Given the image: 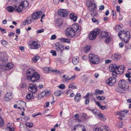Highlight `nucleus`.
I'll use <instances>...</instances> for the list:
<instances>
[{
    "label": "nucleus",
    "instance_id": "obj_1",
    "mask_svg": "<svg viewBox=\"0 0 131 131\" xmlns=\"http://www.w3.org/2000/svg\"><path fill=\"white\" fill-rule=\"evenodd\" d=\"M81 26L78 24H73L71 27L67 28L65 30V35L70 38H72L76 35L77 33L79 32Z\"/></svg>",
    "mask_w": 131,
    "mask_h": 131
},
{
    "label": "nucleus",
    "instance_id": "obj_2",
    "mask_svg": "<svg viewBox=\"0 0 131 131\" xmlns=\"http://www.w3.org/2000/svg\"><path fill=\"white\" fill-rule=\"evenodd\" d=\"M118 35L121 40L126 43L128 42L131 37L130 32L126 30L120 31Z\"/></svg>",
    "mask_w": 131,
    "mask_h": 131
},
{
    "label": "nucleus",
    "instance_id": "obj_3",
    "mask_svg": "<svg viewBox=\"0 0 131 131\" xmlns=\"http://www.w3.org/2000/svg\"><path fill=\"white\" fill-rule=\"evenodd\" d=\"M118 85L120 88L118 91L120 93H123L128 89V83L124 80L120 81L118 82Z\"/></svg>",
    "mask_w": 131,
    "mask_h": 131
},
{
    "label": "nucleus",
    "instance_id": "obj_4",
    "mask_svg": "<svg viewBox=\"0 0 131 131\" xmlns=\"http://www.w3.org/2000/svg\"><path fill=\"white\" fill-rule=\"evenodd\" d=\"M89 56L91 63L94 64H97L99 63L100 60L98 56L94 54H90Z\"/></svg>",
    "mask_w": 131,
    "mask_h": 131
},
{
    "label": "nucleus",
    "instance_id": "obj_5",
    "mask_svg": "<svg viewBox=\"0 0 131 131\" xmlns=\"http://www.w3.org/2000/svg\"><path fill=\"white\" fill-rule=\"evenodd\" d=\"M101 31V29L98 28L94 29L90 33L89 35V39L91 40L95 39Z\"/></svg>",
    "mask_w": 131,
    "mask_h": 131
},
{
    "label": "nucleus",
    "instance_id": "obj_6",
    "mask_svg": "<svg viewBox=\"0 0 131 131\" xmlns=\"http://www.w3.org/2000/svg\"><path fill=\"white\" fill-rule=\"evenodd\" d=\"M28 44L31 49H38L40 46V45L37 41H30Z\"/></svg>",
    "mask_w": 131,
    "mask_h": 131
},
{
    "label": "nucleus",
    "instance_id": "obj_7",
    "mask_svg": "<svg viewBox=\"0 0 131 131\" xmlns=\"http://www.w3.org/2000/svg\"><path fill=\"white\" fill-rule=\"evenodd\" d=\"M94 0H91V1H88L86 2V5L89 9L91 10H95L96 9V5Z\"/></svg>",
    "mask_w": 131,
    "mask_h": 131
},
{
    "label": "nucleus",
    "instance_id": "obj_8",
    "mask_svg": "<svg viewBox=\"0 0 131 131\" xmlns=\"http://www.w3.org/2000/svg\"><path fill=\"white\" fill-rule=\"evenodd\" d=\"M56 50L58 52L62 53L64 50V46L60 42H57L55 45Z\"/></svg>",
    "mask_w": 131,
    "mask_h": 131
},
{
    "label": "nucleus",
    "instance_id": "obj_9",
    "mask_svg": "<svg viewBox=\"0 0 131 131\" xmlns=\"http://www.w3.org/2000/svg\"><path fill=\"white\" fill-rule=\"evenodd\" d=\"M58 14L60 17H66L68 15V13L67 10L64 9H60L58 11Z\"/></svg>",
    "mask_w": 131,
    "mask_h": 131
},
{
    "label": "nucleus",
    "instance_id": "obj_10",
    "mask_svg": "<svg viewBox=\"0 0 131 131\" xmlns=\"http://www.w3.org/2000/svg\"><path fill=\"white\" fill-rule=\"evenodd\" d=\"M42 13V11H37L33 13L32 14L31 17L33 20H37L40 18Z\"/></svg>",
    "mask_w": 131,
    "mask_h": 131
},
{
    "label": "nucleus",
    "instance_id": "obj_11",
    "mask_svg": "<svg viewBox=\"0 0 131 131\" xmlns=\"http://www.w3.org/2000/svg\"><path fill=\"white\" fill-rule=\"evenodd\" d=\"M40 78L39 74L36 72L28 80H30L32 82H34L38 80Z\"/></svg>",
    "mask_w": 131,
    "mask_h": 131
},
{
    "label": "nucleus",
    "instance_id": "obj_12",
    "mask_svg": "<svg viewBox=\"0 0 131 131\" xmlns=\"http://www.w3.org/2000/svg\"><path fill=\"white\" fill-rule=\"evenodd\" d=\"M28 90L32 94H33L37 91V87L35 84L34 83L31 84L28 87Z\"/></svg>",
    "mask_w": 131,
    "mask_h": 131
},
{
    "label": "nucleus",
    "instance_id": "obj_13",
    "mask_svg": "<svg viewBox=\"0 0 131 131\" xmlns=\"http://www.w3.org/2000/svg\"><path fill=\"white\" fill-rule=\"evenodd\" d=\"M35 72V69L32 68L28 69L26 72V77L28 79H29Z\"/></svg>",
    "mask_w": 131,
    "mask_h": 131
},
{
    "label": "nucleus",
    "instance_id": "obj_14",
    "mask_svg": "<svg viewBox=\"0 0 131 131\" xmlns=\"http://www.w3.org/2000/svg\"><path fill=\"white\" fill-rule=\"evenodd\" d=\"M76 129H78L80 130H82V131H86L85 128L83 125L79 124L74 125L72 131H75L76 130Z\"/></svg>",
    "mask_w": 131,
    "mask_h": 131
},
{
    "label": "nucleus",
    "instance_id": "obj_15",
    "mask_svg": "<svg viewBox=\"0 0 131 131\" xmlns=\"http://www.w3.org/2000/svg\"><path fill=\"white\" fill-rule=\"evenodd\" d=\"M116 78L113 77L109 78L106 81V83L110 86L113 85L116 82Z\"/></svg>",
    "mask_w": 131,
    "mask_h": 131
},
{
    "label": "nucleus",
    "instance_id": "obj_16",
    "mask_svg": "<svg viewBox=\"0 0 131 131\" xmlns=\"http://www.w3.org/2000/svg\"><path fill=\"white\" fill-rule=\"evenodd\" d=\"M12 92H7L5 94L4 99L5 101H8L13 98Z\"/></svg>",
    "mask_w": 131,
    "mask_h": 131
},
{
    "label": "nucleus",
    "instance_id": "obj_17",
    "mask_svg": "<svg viewBox=\"0 0 131 131\" xmlns=\"http://www.w3.org/2000/svg\"><path fill=\"white\" fill-rule=\"evenodd\" d=\"M8 57V56L5 52H0V60L2 61L7 60Z\"/></svg>",
    "mask_w": 131,
    "mask_h": 131
},
{
    "label": "nucleus",
    "instance_id": "obj_18",
    "mask_svg": "<svg viewBox=\"0 0 131 131\" xmlns=\"http://www.w3.org/2000/svg\"><path fill=\"white\" fill-rule=\"evenodd\" d=\"M121 58V55L119 53L114 54L112 56L111 58L113 60L117 61L119 60Z\"/></svg>",
    "mask_w": 131,
    "mask_h": 131
},
{
    "label": "nucleus",
    "instance_id": "obj_19",
    "mask_svg": "<svg viewBox=\"0 0 131 131\" xmlns=\"http://www.w3.org/2000/svg\"><path fill=\"white\" fill-rule=\"evenodd\" d=\"M55 25L57 27H59L62 25L63 21L61 18H58L54 20Z\"/></svg>",
    "mask_w": 131,
    "mask_h": 131
},
{
    "label": "nucleus",
    "instance_id": "obj_20",
    "mask_svg": "<svg viewBox=\"0 0 131 131\" xmlns=\"http://www.w3.org/2000/svg\"><path fill=\"white\" fill-rule=\"evenodd\" d=\"M125 67L124 66H121L120 67L118 66V67L116 70L118 71V73L119 74H122L124 71V69Z\"/></svg>",
    "mask_w": 131,
    "mask_h": 131
},
{
    "label": "nucleus",
    "instance_id": "obj_21",
    "mask_svg": "<svg viewBox=\"0 0 131 131\" xmlns=\"http://www.w3.org/2000/svg\"><path fill=\"white\" fill-rule=\"evenodd\" d=\"M20 4V6H21L24 9H26L28 7L29 3L27 1H24L21 2Z\"/></svg>",
    "mask_w": 131,
    "mask_h": 131
},
{
    "label": "nucleus",
    "instance_id": "obj_22",
    "mask_svg": "<svg viewBox=\"0 0 131 131\" xmlns=\"http://www.w3.org/2000/svg\"><path fill=\"white\" fill-rule=\"evenodd\" d=\"M118 67V66L115 64H111L109 67V70L111 72L116 70Z\"/></svg>",
    "mask_w": 131,
    "mask_h": 131
},
{
    "label": "nucleus",
    "instance_id": "obj_23",
    "mask_svg": "<svg viewBox=\"0 0 131 131\" xmlns=\"http://www.w3.org/2000/svg\"><path fill=\"white\" fill-rule=\"evenodd\" d=\"M70 19L75 22L77 20L78 17L76 14L73 13H72L70 15Z\"/></svg>",
    "mask_w": 131,
    "mask_h": 131
},
{
    "label": "nucleus",
    "instance_id": "obj_24",
    "mask_svg": "<svg viewBox=\"0 0 131 131\" xmlns=\"http://www.w3.org/2000/svg\"><path fill=\"white\" fill-rule=\"evenodd\" d=\"M100 130L102 131H111L110 128L107 125H102L100 127Z\"/></svg>",
    "mask_w": 131,
    "mask_h": 131
},
{
    "label": "nucleus",
    "instance_id": "obj_25",
    "mask_svg": "<svg viewBox=\"0 0 131 131\" xmlns=\"http://www.w3.org/2000/svg\"><path fill=\"white\" fill-rule=\"evenodd\" d=\"M79 58L77 56L73 57L72 58V62L74 65H77L79 63Z\"/></svg>",
    "mask_w": 131,
    "mask_h": 131
},
{
    "label": "nucleus",
    "instance_id": "obj_26",
    "mask_svg": "<svg viewBox=\"0 0 131 131\" xmlns=\"http://www.w3.org/2000/svg\"><path fill=\"white\" fill-rule=\"evenodd\" d=\"M81 95L80 93H77L74 97V100L76 102H78L81 100Z\"/></svg>",
    "mask_w": 131,
    "mask_h": 131
},
{
    "label": "nucleus",
    "instance_id": "obj_27",
    "mask_svg": "<svg viewBox=\"0 0 131 131\" xmlns=\"http://www.w3.org/2000/svg\"><path fill=\"white\" fill-rule=\"evenodd\" d=\"M14 7L15 11L18 12H21L24 9L23 7L20 6V4L18 6H15Z\"/></svg>",
    "mask_w": 131,
    "mask_h": 131
},
{
    "label": "nucleus",
    "instance_id": "obj_28",
    "mask_svg": "<svg viewBox=\"0 0 131 131\" xmlns=\"http://www.w3.org/2000/svg\"><path fill=\"white\" fill-rule=\"evenodd\" d=\"M17 104H18L19 106L20 107L23 109V111L25 110V108L24 107L25 106L26 104V103L22 101H19L17 102Z\"/></svg>",
    "mask_w": 131,
    "mask_h": 131
},
{
    "label": "nucleus",
    "instance_id": "obj_29",
    "mask_svg": "<svg viewBox=\"0 0 131 131\" xmlns=\"http://www.w3.org/2000/svg\"><path fill=\"white\" fill-rule=\"evenodd\" d=\"M32 18L31 16H29L27 17L26 20L25 21H24L23 22V24L24 25H25L28 24H30L31 23L32 21Z\"/></svg>",
    "mask_w": 131,
    "mask_h": 131
},
{
    "label": "nucleus",
    "instance_id": "obj_30",
    "mask_svg": "<svg viewBox=\"0 0 131 131\" xmlns=\"http://www.w3.org/2000/svg\"><path fill=\"white\" fill-rule=\"evenodd\" d=\"M14 66L13 64L12 63H8L7 65L5 66V70H8L9 69L12 68Z\"/></svg>",
    "mask_w": 131,
    "mask_h": 131
},
{
    "label": "nucleus",
    "instance_id": "obj_31",
    "mask_svg": "<svg viewBox=\"0 0 131 131\" xmlns=\"http://www.w3.org/2000/svg\"><path fill=\"white\" fill-rule=\"evenodd\" d=\"M59 40H60L63 42L70 43V39H68L62 38H60Z\"/></svg>",
    "mask_w": 131,
    "mask_h": 131
},
{
    "label": "nucleus",
    "instance_id": "obj_32",
    "mask_svg": "<svg viewBox=\"0 0 131 131\" xmlns=\"http://www.w3.org/2000/svg\"><path fill=\"white\" fill-rule=\"evenodd\" d=\"M6 9L9 12L12 13L15 10V7L11 6H8L6 7Z\"/></svg>",
    "mask_w": 131,
    "mask_h": 131
},
{
    "label": "nucleus",
    "instance_id": "obj_33",
    "mask_svg": "<svg viewBox=\"0 0 131 131\" xmlns=\"http://www.w3.org/2000/svg\"><path fill=\"white\" fill-rule=\"evenodd\" d=\"M62 77L63 78L64 82H69L70 80L69 76L66 75L63 76Z\"/></svg>",
    "mask_w": 131,
    "mask_h": 131
},
{
    "label": "nucleus",
    "instance_id": "obj_34",
    "mask_svg": "<svg viewBox=\"0 0 131 131\" xmlns=\"http://www.w3.org/2000/svg\"><path fill=\"white\" fill-rule=\"evenodd\" d=\"M75 82H72L71 83L69 86V88H71L72 89H77V87L76 86H74V85H75Z\"/></svg>",
    "mask_w": 131,
    "mask_h": 131
},
{
    "label": "nucleus",
    "instance_id": "obj_35",
    "mask_svg": "<svg viewBox=\"0 0 131 131\" xmlns=\"http://www.w3.org/2000/svg\"><path fill=\"white\" fill-rule=\"evenodd\" d=\"M91 47L90 46L87 45L85 47L84 49V51L86 53L89 52L90 50Z\"/></svg>",
    "mask_w": 131,
    "mask_h": 131
},
{
    "label": "nucleus",
    "instance_id": "obj_36",
    "mask_svg": "<svg viewBox=\"0 0 131 131\" xmlns=\"http://www.w3.org/2000/svg\"><path fill=\"white\" fill-rule=\"evenodd\" d=\"M101 36L102 38H105L107 37L108 35V33L107 32L103 31L101 34Z\"/></svg>",
    "mask_w": 131,
    "mask_h": 131
},
{
    "label": "nucleus",
    "instance_id": "obj_37",
    "mask_svg": "<svg viewBox=\"0 0 131 131\" xmlns=\"http://www.w3.org/2000/svg\"><path fill=\"white\" fill-rule=\"evenodd\" d=\"M45 95H46V93L45 91H43L38 95V98L40 99H41L43 98Z\"/></svg>",
    "mask_w": 131,
    "mask_h": 131
},
{
    "label": "nucleus",
    "instance_id": "obj_38",
    "mask_svg": "<svg viewBox=\"0 0 131 131\" xmlns=\"http://www.w3.org/2000/svg\"><path fill=\"white\" fill-rule=\"evenodd\" d=\"M104 93V91L103 90H96L95 92V94L96 95Z\"/></svg>",
    "mask_w": 131,
    "mask_h": 131
},
{
    "label": "nucleus",
    "instance_id": "obj_39",
    "mask_svg": "<svg viewBox=\"0 0 131 131\" xmlns=\"http://www.w3.org/2000/svg\"><path fill=\"white\" fill-rule=\"evenodd\" d=\"M40 58V57L39 56H36L33 57L32 59V60L33 62H36Z\"/></svg>",
    "mask_w": 131,
    "mask_h": 131
},
{
    "label": "nucleus",
    "instance_id": "obj_40",
    "mask_svg": "<svg viewBox=\"0 0 131 131\" xmlns=\"http://www.w3.org/2000/svg\"><path fill=\"white\" fill-rule=\"evenodd\" d=\"M26 98L27 100H30L33 98V96L32 95L29 93L26 95Z\"/></svg>",
    "mask_w": 131,
    "mask_h": 131
},
{
    "label": "nucleus",
    "instance_id": "obj_41",
    "mask_svg": "<svg viewBox=\"0 0 131 131\" xmlns=\"http://www.w3.org/2000/svg\"><path fill=\"white\" fill-rule=\"evenodd\" d=\"M93 95L92 93H89L88 92L86 94L84 97L85 98H90V97Z\"/></svg>",
    "mask_w": 131,
    "mask_h": 131
},
{
    "label": "nucleus",
    "instance_id": "obj_42",
    "mask_svg": "<svg viewBox=\"0 0 131 131\" xmlns=\"http://www.w3.org/2000/svg\"><path fill=\"white\" fill-rule=\"evenodd\" d=\"M117 70H115V71H112V75L114 77H116L117 75L119 74V73H118V71Z\"/></svg>",
    "mask_w": 131,
    "mask_h": 131
},
{
    "label": "nucleus",
    "instance_id": "obj_43",
    "mask_svg": "<svg viewBox=\"0 0 131 131\" xmlns=\"http://www.w3.org/2000/svg\"><path fill=\"white\" fill-rule=\"evenodd\" d=\"M63 92L61 90H57L55 92L54 94L56 95L59 96Z\"/></svg>",
    "mask_w": 131,
    "mask_h": 131
},
{
    "label": "nucleus",
    "instance_id": "obj_44",
    "mask_svg": "<svg viewBox=\"0 0 131 131\" xmlns=\"http://www.w3.org/2000/svg\"><path fill=\"white\" fill-rule=\"evenodd\" d=\"M98 116L101 118V119L103 121L105 120L106 118L102 114L100 113L99 114Z\"/></svg>",
    "mask_w": 131,
    "mask_h": 131
},
{
    "label": "nucleus",
    "instance_id": "obj_45",
    "mask_svg": "<svg viewBox=\"0 0 131 131\" xmlns=\"http://www.w3.org/2000/svg\"><path fill=\"white\" fill-rule=\"evenodd\" d=\"M112 38L111 37H108L104 41L106 43H108L111 40Z\"/></svg>",
    "mask_w": 131,
    "mask_h": 131
},
{
    "label": "nucleus",
    "instance_id": "obj_46",
    "mask_svg": "<svg viewBox=\"0 0 131 131\" xmlns=\"http://www.w3.org/2000/svg\"><path fill=\"white\" fill-rule=\"evenodd\" d=\"M97 99L99 100H103L105 99V97L104 96H97L96 97Z\"/></svg>",
    "mask_w": 131,
    "mask_h": 131
},
{
    "label": "nucleus",
    "instance_id": "obj_47",
    "mask_svg": "<svg viewBox=\"0 0 131 131\" xmlns=\"http://www.w3.org/2000/svg\"><path fill=\"white\" fill-rule=\"evenodd\" d=\"M25 125L29 127H31L33 126V124L30 122H27L25 124Z\"/></svg>",
    "mask_w": 131,
    "mask_h": 131
},
{
    "label": "nucleus",
    "instance_id": "obj_48",
    "mask_svg": "<svg viewBox=\"0 0 131 131\" xmlns=\"http://www.w3.org/2000/svg\"><path fill=\"white\" fill-rule=\"evenodd\" d=\"M121 28V27L120 25H116L115 28V29L117 31H119Z\"/></svg>",
    "mask_w": 131,
    "mask_h": 131
},
{
    "label": "nucleus",
    "instance_id": "obj_49",
    "mask_svg": "<svg viewBox=\"0 0 131 131\" xmlns=\"http://www.w3.org/2000/svg\"><path fill=\"white\" fill-rule=\"evenodd\" d=\"M4 121L2 117H0V127L2 126L4 124Z\"/></svg>",
    "mask_w": 131,
    "mask_h": 131
},
{
    "label": "nucleus",
    "instance_id": "obj_50",
    "mask_svg": "<svg viewBox=\"0 0 131 131\" xmlns=\"http://www.w3.org/2000/svg\"><path fill=\"white\" fill-rule=\"evenodd\" d=\"M128 112V110H125L121 111L119 113V115H121V114L123 113V114H125L127 113Z\"/></svg>",
    "mask_w": 131,
    "mask_h": 131
},
{
    "label": "nucleus",
    "instance_id": "obj_51",
    "mask_svg": "<svg viewBox=\"0 0 131 131\" xmlns=\"http://www.w3.org/2000/svg\"><path fill=\"white\" fill-rule=\"evenodd\" d=\"M59 88L61 89H63L65 88V86L64 84H60L58 86Z\"/></svg>",
    "mask_w": 131,
    "mask_h": 131
},
{
    "label": "nucleus",
    "instance_id": "obj_52",
    "mask_svg": "<svg viewBox=\"0 0 131 131\" xmlns=\"http://www.w3.org/2000/svg\"><path fill=\"white\" fill-rule=\"evenodd\" d=\"M92 21L94 23H96L97 24H99V22L98 20L96 19L94 17H93L91 19Z\"/></svg>",
    "mask_w": 131,
    "mask_h": 131
},
{
    "label": "nucleus",
    "instance_id": "obj_53",
    "mask_svg": "<svg viewBox=\"0 0 131 131\" xmlns=\"http://www.w3.org/2000/svg\"><path fill=\"white\" fill-rule=\"evenodd\" d=\"M1 43L3 45L5 46L7 44V42L5 40H3L1 41Z\"/></svg>",
    "mask_w": 131,
    "mask_h": 131
},
{
    "label": "nucleus",
    "instance_id": "obj_54",
    "mask_svg": "<svg viewBox=\"0 0 131 131\" xmlns=\"http://www.w3.org/2000/svg\"><path fill=\"white\" fill-rule=\"evenodd\" d=\"M51 52L52 54V55L53 56H55L57 55L56 52L55 51L51 50Z\"/></svg>",
    "mask_w": 131,
    "mask_h": 131
},
{
    "label": "nucleus",
    "instance_id": "obj_55",
    "mask_svg": "<svg viewBox=\"0 0 131 131\" xmlns=\"http://www.w3.org/2000/svg\"><path fill=\"white\" fill-rule=\"evenodd\" d=\"M44 31V30L43 29H41L39 30L36 31V33L37 34L40 33L42 32H43Z\"/></svg>",
    "mask_w": 131,
    "mask_h": 131
},
{
    "label": "nucleus",
    "instance_id": "obj_56",
    "mask_svg": "<svg viewBox=\"0 0 131 131\" xmlns=\"http://www.w3.org/2000/svg\"><path fill=\"white\" fill-rule=\"evenodd\" d=\"M0 30L2 34L6 33V31H5V29L1 28H0Z\"/></svg>",
    "mask_w": 131,
    "mask_h": 131
},
{
    "label": "nucleus",
    "instance_id": "obj_57",
    "mask_svg": "<svg viewBox=\"0 0 131 131\" xmlns=\"http://www.w3.org/2000/svg\"><path fill=\"white\" fill-rule=\"evenodd\" d=\"M49 102H46L44 105V107L47 108L49 106Z\"/></svg>",
    "mask_w": 131,
    "mask_h": 131
},
{
    "label": "nucleus",
    "instance_id": "obj_58",
    "mask_svg": "<svg viewBox=\"0 0 131 131\" xmlns=\"http://www.w3.org/2000/svg\"><path fill=\"white\" fill-rule=\"evenodd\" d=\"M53 1L55 5H57L59 4V0H53Z\"/></svg>",
    "mask_w": 131,
    "mask_h": 131
},
{
    "label": "nucleus",
    "instance_id": "obj_59",
    "mask_svg": "<svg viewBox=\"0 0 131 131\" xmlns=\"http://www.w3.org/2000/svg\"><path fill=\"white\" fill-rule=\"evenodd\" d=\"M116 10L117 12H119V14L120 13V7L119 6H117L116 7Z\"/></svg>",
    "mask_w": 131,
    "mask_h": 131
},
{
    "label": "nucleus",
    "instance_id": "obj_60",
    "mask_svg": "<svg viewBox=\"0 0 131 131\" xmlns=\"http://www.w3.org/2000/svg\"><path fill=\"white\" fill-rule=\"evenodd\" d=\"M15 34V33L13 32H10L8 35V36L9 37H11L12 36H14Z\"/></svg>",
    "mask_w": 131,
    "mask_h": 131
},
{
    "label": "nucleus",
    "instance_id": "obj_61",
    "mask_svg": "<svg viewBox=\"0 0 131 131\" xmlns=\"http://www.w3.org/2000/svg\"><path fill=\"white\" fill-rule=\"evenodd\" d=\"M45 92L46 93V95H48L51 94V92L50 91L47 90L46 91H45Z\"/></svg>",
    "mask_w": 131,
    "mask_h": 131
},
{
    "label": "nucleus",
    "instance_id": "obj_62",
    "mask_svg": "<svg viewBox=\"0 0 131 131\" xmlns=\"http://www.w3.org/2000/svg\"><path fill=\"white\" fill-rule=\"evenodd\" d=\"M86 99L85 101V104L87 105L88 104L89 102V98Z\"/></svg>",
    "mask_w": 131,
    "mask_h": 131
},
{
    "label": "nucleus",
    "instance_id": "obj_63",
    "mask_svg": "<svg viewBox=\"0 0 131 131\" xmlns=\"http://www.w3.org/2000/svg\"><path fill=\"white\" fill-rule=\"evenodd\" d=\"M112 13L113 16H115L116 17V12L115 11H114V10H112Z\"/></svg>",
    "mask_w": 131,
    "mask_h": 131
},
{
    "label": "nucleus",
    "instance_id": "obj_64",
    "mask_svg": "<svg viewBox=\"0 0 131 131\" xmlns=\"http://www.w3.org/2000/svg\"><path fill=\"white\" fill-rule=\"evenodd\" d=\"M56 36L54 35H53L51 36V39L52 40H54L56 39Z\"/></svg>",
    "mask_w": 131,
    "mask_h": 131
}]
</instances>
